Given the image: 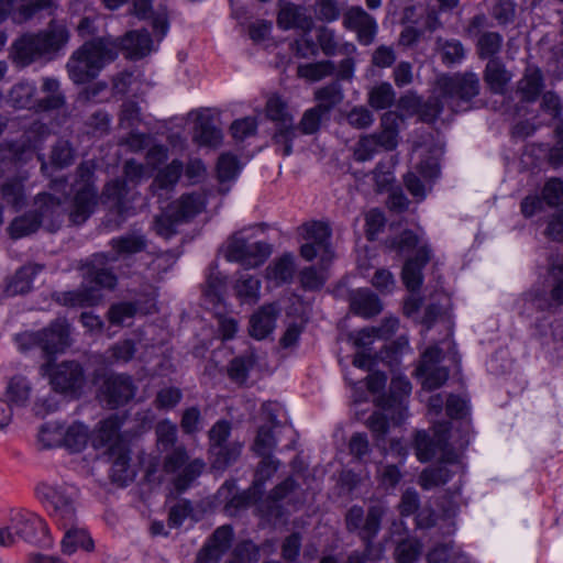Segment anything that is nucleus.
Masks as SVG:
<instances>
[{"instance_id":"nucleus-29","label":"nucleus","mask_w":563,"mask_h":563,"mask_svg":"<svg viewBox=\"0 0 563 563\" xmlns=\"http://www.w3.org/2000/svg\"><path fill=\"white\" fill-rule=\"evenodd\" d=\"M195 115L194 141L203 146H218L222 141V133L214 125L212 118L205 112H196Z\"/></svg>"},{"instance_id":"nucleus-23","label":"nucleus","mask_w":563,"mask_h":563,"mask_svg":"<svg viewBox=\"0 0 563 563\" xmlns=\"http://www.w3.org/2000/svg\"><path fill=\"white\" fill-rule=\"evenodd\" d=\"M40 334L41 349L47 355L60 353L69 345V324L65 319L55 320Z\"/></svg>"},{"instance_id":"nucleus-63","label":"nucleus","mask_w":563,"mask_h":563,"mask_svg":"<svg viewBox=\"0 0 563 563\" xmlns=\"http://www.w3.org/2000/svg\"><path fill=\"white\" fill-rule=\"evenodd\" d=\"M231 423L227 420L217 421L208 432L209 452L220 449L222 445L229 443L231 434Z\"/></svg>"},{"instance_id":"nucleus-42","label":"nucleus","mask_w":563,"mask_h":563,"mask_svg":"<svg viewBox=\"0 0 563 563\" xmlns=\"http://www.w3.org/2000/svg\"><path fill=\"white\" fill-rule=\"evenodd\" d=\"M32 387L23 376L12 377L5 388V396L10 406L25 407L31 396Z\"/></svg>"},{"instance_id":"nucleus-64","label":"nucleus","mask_w":563,"mask_h":563,"mask_svg":"<svg viewBox=\"0 0 563 563\" xmlns=\"http://www.w3.org/2000/svg\"><path fill=\"white\" fill-rule=\"evenodd\" d=\"M75 158V151L67 140H58L51 152V163L57 168L69 166Z\"/></svg>"},{"instance_id":"nucleus-47","label":"nucleus","mask_w":563,"mask_h":563,"mask_svg":"<svg viewBox=\"0 0 563 563\" xmlns=\"http://www.w3.org/2000/svg\"><path fill=\"white\" fill-rule=\"evenodd\" d=\"M335 71L334 62L327 59L316 63L301 64L297 67V75L309 81H319L333 75Z\"/></svg>"},{"instance_id":"nucleus-6","label":"nucleus","mask_w":563,"mask_h":563,"mask_svg":"<svg viewBox=\"0 0 563 563\" xmlns=\"http://www.w3.org/2000/svg\"><path fill=\"white\" fill-rule=\"evenodd\" d=\"M15 538L35 545L52 547L46 522L36 514L29 511L11 514L9 525L0 528V547H12Z\"/></svg>"},{"instance_id":"nucleus-45","label":"nucleus","mask_w":563,"mask_h":563,"mask_svg":"<svg viewBox=\"0 0 563 563\" xmlns=\"http://www.w3.org/2000/svg\"><path fill=\"white\" fill-rule=\"evenodd\" d=\"M443 441L442 435H438L437 443L430 439L427 432L424 431H418L415 437V448H416V455L419 461L421 462H428L432 457L435 456L438 450L440 449ZM446 449V444L441 448V451Z\"/></svg>"},{"instance_id":"nucleus-10","label":"nucleus","mask_w":563,"mask_h":563,"mask_svg":"<svg viewBox=\"0 0 563 563\" xmlns=\"http://www.w3.org/2000/svg\"><path fill=\"white\" fill-rule=\"evenodd\" d=\"M387 507L383 501L371 504L367 511L361 506H352L345 515V525L349 532L355 533L371 549L372 541L377 537Z\"/></svg>"},{"instance_id":"nucleus-22","label":"nucleus","mask_w":563,"mask_h":563,"mask_svg":"<svg viewBox=\"0 0 563 563\" xmlns=\"http://www.w3.org/2000/svg\"><path fill=\"white\" fill-rule=\"evenodd\" d=\"M233 530L224 525L214 530L205 547L199 551L196 563H219L232 545Z\"/></svg>"},{"instance_id":"nucleus-9","label":"nucleus","mask_w":563,"mask_h":563,"mask_svg":"<svg viewBox=\"0 0 563 563\" xmlns=\"http://www.w3.org/2000/svg\"><path fill=\"white\" fill-rule=\"evenodd\" d=\"M205 462L191 459L184 445H178L163 457V472L169 476L178 493L185 492L203 472Z\"/></svg>"},{"instance_id":"nucleus-14","label":"nucleus","mask_w":563,"mask_h":563,"mask_svg":"<svg viewBox=\"0 0 563 563\" xmlns=\"http://www.w3.org/2000/svg\"><path fill=\"white\" fill-rule=\"evenodd\" d=\"M136 390L137 387L131 376L110 374L102 380L98 398L103 406L115 409L126 405L135 396Z\"/></svg>"},{"instance_id":"nucleus-52","label":"nucleus","mask_w":563,"mask_h":563,"mask_svg":"<svg viewBox=\"0 0 563 563\" xmlns=\"http://www.w3.org/2000/svg\"><path fill=\"white\" fill-rule=\"evenodd\" d=\"M146 238L140 233H128L111 240V246L118 254H135L145 250Z\"/></svg>"},{"instance_id":"nucleus-59","label":"nucleus","mask_w":563,"mask_h":563,"mask_svg":"<svg viewBox=\"0 0 563 563\" xmlns=\"http://www.w3.org/2000/svg\"><path fill=\"white\" fill-rule=\"evenodd\" d=\"M261 457L262 461L258 463L256 468L252 486H254V489L258 490L263 495L266 482L271 479L278 470L279 461L274 456Z\"/></svg>"},{"instance_id":"nucleus-28","label":"nucleus","mask_w":563,"mask_h":563,"mask_svg":"<svg viewBox=\"0 0 563 563\" xmlns=\"http://www.w3.org/2000/svg\"><path fill=\"white\" fill-rule=\"evenodd\" d=\"M544 88V78L540 68L528 66L517 82V93L521 101L534 102Z\"/></svg>"},{"instance_id":"nucleus-20","label":"nucleus","mask_w":563,"mask_h":563,"mask_svg":"<svg viewBox=\"0 0 563 563\" xmlns=\"http://www.w3.org/2000/svg\"><path fill=\"white\" fill-rule=\"evenodd\" d=\"M129 188L125 180L114 179L109 181L101 194L103 203L109 206L110 212L117 216L114 227L119 228L129 216L131 209L129 199Z\"/></svg>"},{"instance_id":"nucleus-51","label":"nucleus","mask_w":563,"mask_h":563,"mask_svg":"<svg viewBox=\"0 0 563 563\" xmlns=\"http://www.w3.org/2000/svg\"><path fill=\"white\" fill-rule=\"evenodd\" d=\"M299 230L305 241L313 242L319 247H324L325 252L328 251L331 231L325 223L319 221L308 222L302 224Z\"/></svg>"},{"instance_id":"nucleus-27","label":"nucleus","mask_w":563,"mask_h":563,"mask_svg":"<svg viewBox=\"0 0 563 563\" xmlns=\"http://www.w3.org/2000/svg\"><path fill=\"white\" fill-rule=\"evenodd\" d=\"M430 260V251L427 246H420L413 257L408 258L402 267V280L410 291L420 288L423 277L422 269Z\"/></svg>"},{"instance_id":"nucleus-39","label":"nucleus","mask_w":563,"mask_h":563,"mask_svg":"<svg viewBox=\"0 0 563 563\" xmlns=\"http://www.w3.org/2000/svg\"><path fill=\"white\" fill-rule=\"evenodd\" d=\"M44 268L41 264H27L21 267L7 286L9 296L29 292L32 288L34 277Z\"/></svg>"},{"instance_id":"nucleus-15","label":"nucleus","mask_w":563,"mask_h":563,"mask_svg":"<svg viewBox=\"0 0 563 563\" xmlns=\"http://www.w3.org/2000/svg\"><path fill=\"white\" fill-rule=\"evenodd\" d=\"M462 472L463 465L460 454L453 450L444 449L443 453H441L440 462L435 466H430L422 471L419 484L423 489L430 490L446 484L453 475Z\"/></svg>"},{"instance_id":"nucleus-43","label":"nucleus","mask_w":563,"mask_h":563,"mask_svg":"<svg viewBox=\"0 0 563 563\" xmlns=\"http://www.w3.org/2000/svg\"><path fill=\"white\" fill-rule=\"evenodd\" d=\"M64 424L58 421L43 423L37 432V445L42 450L63 446Z\"/></svg>"},{"instance_id":"nucleus-49","label":"nucleus","mask_w":563,"mask_h":563,"mask_svg":"<svg viewBox=\"0 0 563 563\" xmlns=\"http://www.w3.org/2000/svg\"><path fill=\"white\" fill-rule=\"evenodd\" d=\"M89 431L86 426L74 422L68 427L64 426L63 446L73 451H81L88 442Z\"/></svg>"},{"instance_id":"nucleus-21","label":"nucleus","mask_w":563,"mask_h":563,"mask_svg":"<svg viewBox=\"0 0 563 563\" xmlns=\"http://www.w3.org/2000/svg\"><path fill=\"white\" fill-rule=\"evenodd\" d=\"M343 25L355 32L357 41L363 45L372 44L377 33L375 19L361 7H352L344 13Z\"/></svg>"},{"instance_id":"nucleus-38","label":"nucleus","mask_w":563,"mask_h":563,"mask_svg":"<svg viewBox=\"0 0 563 563\" xmlns=\"http://www.w3.org/2000/svg\"><path fill=\"white\" fill-rule=\"evenodd\" d=\"M55 10L56 4L53 0H23L14 20L22 23L34 18L45 19L52 16Z\"/></svg>"},{"instance_id":"nucleus-41","label":"nucleus","mask_w":563,"mask_h":563,"mask_svg":"<svg viewBox=\"0 0 563 563\" xmlns=\"http://www.w3.org/2000/svg\"><path fill=\"white\" fill-rule=\"evenodd\" d=\"M62 552L66 555L74 554L78 549L91 552L95 543L88 532L84 529L70 528L65 532L62 540Z\"/></svg>"},{"instance_id":"nucleus-2","label":"nucleus","mask_w":563,"mask_h":563,"mask_svg":"<svg viewBox=\"0 0 563 563\" xmlns=\"http://www.w3.org/2000/svg\"><path fill=\"white\" fill-rule=\"evenodd\" d=\"M479 93V79L473 73L443 75L437 80L435 95L419 108L423 122H434L448 108L451 112L466 111Z\"/></svg>"},{"instance_id":"nucleus-34","label":"nucleus","mask_w":563,"mask_h":563,"mask_svg":"<svg viewBox=\"0 0 563 563\" xmlns=\"http://www.w3.org/2000/svg\"><path fill=\"white\" fill-rule=\"evenodd\" d=\"M134 14L140 19H151L154 32L161 41L168 32L169 24L165 10L154 12L152 0H133Z\"/></svg>"},{"instance_id":"nucleus-58","label":"nucleus","mask_w":563,"mask_h":563,"mask_svg":"<svg viewBox=\"0 0 563 563\" xmlns=\"http://www.w3.org/2000/svg\"><path fill=\"white\" fill-rule=\"evenodd\" d=\"M435 44L441 53L442 62L445 64L460 63L465 56V49L459 40L438 37Z\"/></svg>"},{"instance_id":"nucleus-35","label":"nucleus","mask_w":563,"mask_h":563,"mask_svg":"<svg viewBox=\"0 0 563 563\" xmlns=\"http://www.w3.org/2000/svg\"><path fill=\"white\" fill-rule=\"evenodd\" d=\"M205 197L199 192L185 194L169 208L176 221L185 222L197 216L205 207Z\"/></svg>"},{"instance_id":"nucleus-13","label":"nucleus","mask_w":563,"mask_h":563,"mask_svg":"<svg viewBox=\"0 0 563 563\" xmlns=\"http://www.w3.org/2000/svg\"><path fill=\"white\" fill-rule=\"evenodd\" d=\"M267 117L275 122L272 137L284 156L292 153V141L297 137V128L294 118L288 113L287 106L277 97L269 98L266 104Z\"/></svg>"},{"instance_id":"nucleus-31","label":"nucleus","mask_w":563,"mask_h":563,"mask_svg":"<svg viewBox=\"0 0 563 563\" xmlns=\"http://www.w3.org/2000/svg\"><path fill=\"white\" fill-rule=\"evenodd\" d=\"M120 420L117 416H112L100 422V426L93 437V445L97 449H104L108 453L112 446L119 443H126L119 433Z\"/></svg>"},{"instance_id":"nucleus-62","label":"nucleus","mask_w":563,"mask_h":563,"mask_svg":"<svg viewBox=\"0 0 563 563\" xmlns=\"http://www.w3.org/2000/svg\"><path fill=\"white\" fill-rule=\"evenodd\" d=\"M2 199L10 206L19 208L25 202L23 184L20 179H10L2 184Z\"/></svg>"},{"instance_id":"nucleus-25","label":"nucleus","mask_w":563,"mask_h":563,"mask_svg":"<svg viewBox=\"0 0 563 563\" xmlns=\"http://www.w3.org/2000/svg\"><path fill=\"white\" fill-rule=\"evenodd\" d=\"M104 454L111 462V478L113 482L126 485L133 479L134 472L130 465L131 456L128 443H119Z\"/></svg>"},{"instance_id":"nucleus-53","label":"nucleus","mask_w":563,"mask_h":563,"mask_svg":"<svg viewBox=\"0 0 563 563\" xmlns=\"http://www.w3.org/2000/svg\"><path fill=\"white\" fill-rule=\"evenodd\" d=\"M255 363L256 357L253 352L234 357L228 367L230 379L238 384L245 383Z\"/></svg>"},{"instance_id":"nucleus-55","label":"nucleus","mask_w":563,"mask_h":563,"mask_svg":"<svg viewBox=\"0 0 563 563\" xmlns=\"http://www.w3.org/2000/svg\"><path fill=\"white\" fill-rule=\"evenodd\" d=\"M503 42V36L497 32L481 33L476 44L479 58H494L500 52Z\"/></svg>"},{"instance_id":"nucleus-57","label":"nucleus","mask_w":563,"mask_h":563,"mask_svg":"<svg viewBox=\"0 0 563 563\" xmlns=\"http://www.w3.org/2000/svg\"><path fill=\"white\" fill-rule=\"evenodd\" d=\"M395 91L389 82H382L371 89L368 103L376 110L389 108L395 102Z\"/></svg>"},{"instance_id":"nucleus-26","label":"nucleus","mask_w":563,"mask_h":563,"mask_svg":"<svg viewBox=\"0 0 563 563\" xmlns=\"http://www.w3.org/2000/svg\"><path fill=\"white\" fill-rule=\"evenodd\" d=\"M277 24L283 30L299 29L301 31H311L313 21L307 14L303 7L280 0Z\"/></svg>"},{"instance_id":"nucleus-54","label":"nucleus","mask_w":563,"mask_h":563,"mask_svg":"<svg viewBox=\"0 0 563 563\" xmlns=\"http://www.w3.org/2000/svg\"><path fill=\"white\" fill-rule=\"evenodd\" d=\"M156 443L161 453L166 455L177 448V427L168 420L161 421L155 429Z\"/></svg>"},{"instance_id":"nucleus-44","label":"nucleus","mask_w":563,"mask_h":563,"mask_svg":"<svg viewBox=\"0 0 563 563\" xmlns=\"http://www.w3.org/2000/svg\"><path fill=\"white\" fill-rule=\"evenodd\" d=\"M294 258L290 254L283 255L266 268L267 278L274 280L276 285L290 282L294 277Z\"/></svg>"},{"instance_id":"nucleus-61","label":"nucleus","mask_w":563,"mask_h":563,"mask_svg":"<svg viewBox=\"0 0 563 563\" xmlns=\"http://www.w3.org/2000/svg\"><path fill=\"white\" fill-rule=\"evenodd\" d=\"M136 306L133 302H118L111 305L108 310V320L112 325H128L136 313Z\"/></svg>"},{"instance_id":"nucleus-50","label":"nucleus","mask_w":563,"mask_h":563,"mask_svg":"<svg viewBox=\"0 0 563 563\" xmlns=\"http://www.w3.org/2000/svg\"><path fill=\"white\" fill-rule=\"evenodd\" d=\"M36 86L33 82L22 81L10 90V101L15 108H36Z\"/></svg>"},{"instance_id":"nucleus-19","label":"nucleus","mask_w":563,"mask_h":563,"mask_svg":"<svg viewBox=\"0 0 563 563\" xmlns=\"http://www.w3.org/2000/svg\"><path fill=\"white\" fill-rule=\"evenodd\" d=\"M262 418L265 422L258 427L252 449L260 456H273L272 453L277 446L274 429L278 426L273 404H263Z\"/></svg>"},{"instance_id":"nucleus-33","label":"nucleus","mask_w":563,"mask_h":563,"mask_svg":"<svg viewBox=\"0 0 563 563\" xmlns=\"http://www.w3.org/2000/svg\"><path fill=\"white\" fill-rule=\"evenodd\" d=\"M512 75L506 66L497 58H492L486 64L484 80L493 93L504 95Z\"/></svg>"},{"instance_id":"nucleus-16","label":"nucleus","mask_w":563,"mask_h":563,"mask_svg":"<svg viewBox=\"0 0 563 563\" xmlns=\"http://www.w3.org/2000/svg\"><path fill=\"white\" fill-rule=\"evenodd\" d=\"M43 375H48L53 389L73 393L84 384V371L79 363L65 361L53 366L49 362L41 366Z\"/></svg>"},{"instance_id":"nucleus-56","label":"nucleus","mask_w":563,"mask_h":563,"mask_svg":"<svg viewBox=\"0 0 563 563\" xmlns=\"http://www.w3.org/2000/svg\"><path fill=\"white\" fill-rule=\"evenodd\" d=\"M242 442L231 441L210 454L213 457L214 465L219 468H224L238 461L242 453Z\"/></svg>"},{"instance_id":"nucleus-48","label":"nucleus","mask_w":563,"mask_h":563,"mask_svg":"<svg viewBox=\"0 0 563 563\" xmlns=\"http://www.w3.org/2000/svg\"><path fill=\"white\" fill-rule=\"evenodd\" d=\"M234 289L244 302L255 303L260 299L261 280L247 273H242L238 277Z\"/></svg>"},{"instance_id":"nucleus-24","label":"nucleus","mask_w":563,"mask_h":563,"mask_svg":"<svg viewBox=\"0 0 563 563\" xmlns=\"http://www.w3.org/2000/svg\"><path fill=\"white\" fill-rule=\"evenodd\" d=\"M279 312L277 303H266L258 308L250 319V335L258 341L266 339L274 331Z\"/></svg>"},{"instance_id":"nucleus-36","label":"nucleus","mask_w":563,"mask_h":563,"mask_svg":"<svg viewBox=\"0 0 563 563\" xmlns=\"http://www.w3.org/2000/svg\"><path fill=\"white\" fill-rule=\"evenodd\" d=\"M400 118L395 112H386L380 119V131L373 133L382 150L393 151L398 144V123Z\"/></svg>"},{"instance_id":"nucleus-12","label":"nucleus","mask_w":563,"mask_h":563,"mask_svg":"<svg viewBox=\"0 0 563 563\" xmlns=\"http://www.w3.org/2000/svg\"><path fill=\"white\" fill-rule=\"evenodd\" d=\"M51 130L45 123L34 122L20 140L0 145V158L26 163L42 148Z\"/></svg>"},{"instance_id":"nucleus-7","label":"nucleus","mask_w":563,"mask_h":563,"mask_svg":"<svg viewBox=\"0 0 563 563\" xmlns=\"http://www.w3.org/2000/svg\"><path fill=\"white\" fill-rule=\"evenodd\" d=\"M73 191L74 199L69 218L73 223L82 224L95 212L99 201L92 161H85L77 167Z\"/></svg>"},{"instance_id":"nucleus-11","label":"nucleus","mask_w":563,"mask_h":563,"mask_svg":"<svg viewBox=\"0 0 563 563\" xmlns=\"http://www.w3.org/2000/svg\"><path fill=\"white\" fill-rule=\"evenodd\" d=\"M271 245L264 241H255L244 235L243 232L233 234L227 243L225 258L236 262L245 269L262 265L271 255Z\"/></svg>"},{"instance_id":"nucleus-30","label":"nucleus","mask_w":563,"mask_h":563,"mask_svg":"<svg viewBox=\"0 0 563 563\" xmlns=\"http://www.w3.org/2000/svg\"><path fill=\"white\" fill-rule=\"evenodd\" d=\"M42 91L45 96L37 100L36 109L40 111H52L63 109L69 114L66 108V97L60 89V84L55 78H43Z\"/></svg>"},{"instance_id":"nucleus-5","label":"nucleus","mask_w":563,"mask_h":563,"mask_svg":"<svg viewBox=\"0 0 563 563\" xmlns=\"http://www.w3.org/2000/svg\"><path fill=\"white\" fill-rule=\"evenodd\" d=\"M69 38L66 26L49 22L48 29L37 34H25L13 44V58L21 66H26L37 58L60 49Z\"/></svg>"},{"instance_id":"nucleus-3","label":"nucleus","mask_w":563,"mask_h":563,"mask_svg":"<svg viewBox=\"0 0 563 563\" xmlns=\"http://www.w3.org/2000/svg\"><path fill=\"white\" fill-rule=\"evenodd\" d=\"M108 261H117L115 256L104 254L95 255L87 265L84 284L79 289L65 291L57 295V301L70 307L95 306L100 300V288L112 289L117 284V276L106 267Z\"/></svg>"},{"instance_id":"nucleus-8","label":"nucleus","mask_w":563,"mask_h":563,"mask_svg":"<svg viewBox=\"0 0 563 563\" xmlns=\"http://www.w3.org/2000/svg\"><path fill=\"white\" fill-rule=\"evenodd\" d=\"M37 499L49 510L53 518L63 527L73 523L76 518L75 500L77 489L66 482H43L35 488Z\"/></svg>"},{"instance_id":"nucleus-46","label":"nucleus","mask_w":563,"mask_h":563,"mask_svg":"<svg viewBox=\"0 0 563 563\" xmlns=\"http://www.w3.org/2000/svg\"><path fill=\"white\" fill-rule=\"evenodd\" d=\"M314 97L318 100L317 107L329 114L331 109L341 103L344 95L341 85L334 81L316 90Z\"/></svg>"},{"instance_id":"nucleus-40","label":"nucleus","mask_w":563,"mask_h":563,"mask_svg":"<svg viewBox=\"0 0 563 563\" xmlns=\"http://www.w3.org/2000/svg\"><path fill=\"white\" fill-rule=\"evenodd\" d=\"M183 170L184 164L179 159H174L161 169L151 185L153 194L161 196L162 191L172 190L179 180Z\"/></svg>"},{"instance_id":"nucleus-4","label":"nucleus","mask_w":563,"mask_h":563,"mask_svg":"<svg viewBox=\"0 0 563 563\" xmlns=\"http://www.w3.org/2000/svg\"><path fill=\"white\" fill-rule=\"evenodd\" d=\"M62 201L51 194H38L34 209L16 217L9 227L10 236L14 240L27 236L43 227L48 232H55L62 223Z\"/></svg>"},{"instance_id":"nucleus-37","label":"nucleus","mask_w":563,"mask_h":563,"mask_svg":"<svg viewBox=\"0 0 563 563\" xmlns=\"http://www.w3.org/2000/svg\"><path fill=\"white\" fill-rule=\"evenodd\" d=\"M318 47L325 56H335L336 54L352 55L356 52L353 43L345 42L339 44L335 38V32L327 26L317 29Z\"/></svg>"},{"instance_id":"nucleus-60","label":"nucleus","mask_w":563,"mask_h":563,"mask_svg":"<svg viewBox=\"0 0 563 563\" xmlns=\"http://www.w3.org/2000/svg\"><path fill=\"white\" fill-rule=\"evenodd\" d=\"M225 277L216 268H210L207 276L205 296L212 302H220L225 292Z\"/></svg>"},{"instance_id":"nucleus-17","label":"nucleus","mask_w":563,"mask_h":563,"mask_svg":"<svg viewBox=\"0 0 563 563\" xmlns=\"http://www.w3.org/2000/svg\"><path fill=\"white\" fill-rule=\"evenodd\" d=\"M442 351L438 346L428 347L421 355L416 372L422 378V387L427 390L440 388L449 377L446 367L441 366Z\"/></svg>"},{"instance_id":"nucleus-1","label":"nucleus","mask_w":563,"mask_h":563,"mask_svg":"<svg viewBox=\"0 0 563 563\" xmlns=\"http://www.w3.org/2000/svg\"><path fill=\"white\" fill-rule=\"evenodd\" d=\"M121 47L133 59L142 58L154 49L153 40L146 30L130 31L121 40L101 36L84 43L67 62L69 78L75 84H85L96 78L100 70L113 62Z\"/></svg>"},{"instance_id":"nucleus-18","label":"nucleus","mask_w":563,"mask_h":563,"mask_svg":"<svg viewBox=\"0 0 563 563\" xmlns=\"http://www.w3.org/2000/svg\"><path fill=\"white\" fill-rule=\"evenodd\" d=\"M261 497L262 494L255 490L254 486L239 493L233 481H227L217 493V499L224 504V509L230 516H235L240 510L255 504Z\"/></svg>"},{"instance_id":"nucleus-32","label":"nucleus","mask_w":563,"mask_h":563,"mask_svg":"<svg viewBox=\"0 0 563 563\" xmlns=\"http://www.w3.org/2000/svg\"><path fill=\"white\" fill-rule=\"evenodd\" d=\"M350 307L355 314L363 318H372L383 309L379 298L369 289H357L352 292Z\"/></svg>"}]
</instances>
